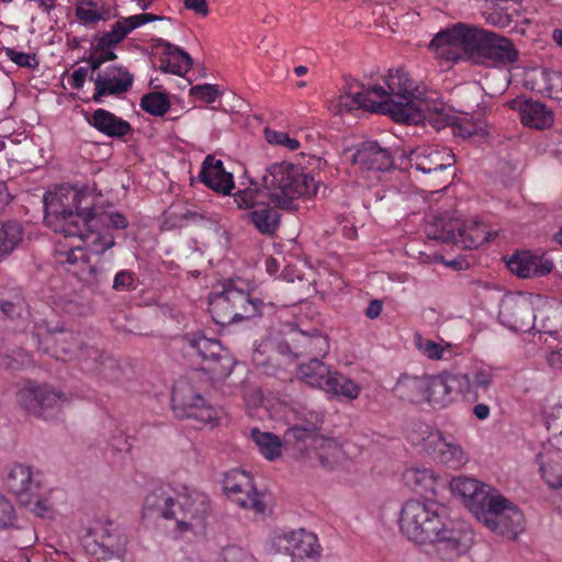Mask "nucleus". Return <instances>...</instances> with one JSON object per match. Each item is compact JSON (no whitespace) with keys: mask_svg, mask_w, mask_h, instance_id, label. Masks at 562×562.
I'll use <instances>...</instances> for the list:
<instances>
[{"mask_svg":"<svg viewBox=\"0 0 562 562\" xmlns=\"http://www.w3.org/2000/svg\"><path fill=\"white\" fill-rule=\"evenodd\" d=\"M223 488L231 502L240 508L251 510L256 516L266 515L267 495L257 490L249 472L240 469L229 470L224 475Z\"/></svg>","mask_w":562,"mask_h":562,"instance_id":"nucleus-14","label":"nucleus"},{"mask_svg":"<svg viewBox=\"0 0 562 562\" xmlns=\"http://www.w3.org/2000/svg\"><path fill=\"white\" fill-rule=\"evenodd\" d=\"M140 109L150 115L164 116L170 110V101L166 93L149 92L142 97Z\"/></svg>","mask_w":562,"mask_h":562,"instance_id":"nucleus-48","label":"nucleus"},{"mask_svg":"<svg viewBox=\"0 0 562 562\" xmlns=\"http://www.w3.org/2000/svg\"><path fill=\"white\" fill-rule=\"evenodd\" d=\"M537 462L543 481L562 499V447L543 446L542 451L537 454ZM559 510L562 513V504L559 505Z\"/></svg>","mask_w":562,"mask_h":562,"instance_id":"nucleus-27","label":"nucleus"},{"mask_svg":"<svg viewBox=\"0 0 562 562\" xmlns=\"http://www.w3.org/2000/svg\"><path fill=\"white\" fill-rule=\"evenodd\" d=\"M518 56L519 53L509 38L476 26L474 64L510 65Z\"/></svg>","mask_w":562,"mask_h":562,"instance_id":"nucleus-16","label":"nucleus"},{"mask_svg":"<svg viewBox=\"0 0 562 562\" xmlns=\"http://www.w3.org/2000/svg\"><path fill=\"white\" fill-rule=\"evenodd\" d=\"M286 345L289 352L295 358L301 356L323 358L329 351V342L327 337L317 329H314L312 333L299 329L293 330Z\"/></svg>","mask_w":562,"mask_h":562,"instance_id":"nucleus-26","label":"nucleus"},{"mask_svg":"<svg viewBox=\"0 0 562 562\" xmlns=\"http://www.w3.org/2000/svg\"><path fill=\"white\" fill-rule=\"evenodd\" d=\"M172 411L178 418L193 419L202 425L217 426L221 409L209 404L186 379L178 380L171 393Z\"/></svg>","mask_w":562,"mask_h":562,"instance_id":"nucleus-11","label":"nucleus"},{"mask_svg":"<svg viewBox=\"0 0 562 562\" xmlns=\"http://www.w3.org/2000/svg\"><path fill=\"white\" fill-rule=\"evenodd\" d=\"M91 539L94 548L90 552L106 560L121 554L127 543L126 537L112 521L98 524L89 530L87 541Z\"/></svg>","mask_w":562,"mask_h":562,"instance_id":"nucleus-22","label":"nucleus"},{"mask_svg":"<svg viewBox=\"0 0 562 562\" xmlns=\"http://www.w3.org/2000/svg\"><path fill=\"white\" fill-rule=\"evenodd\" d=\"M409 161L423 173L443 171L456 164L451 149L438 146H423L411 153Z\"/></svg>","mask_w":562,"mask_h":562,"instance_id":"nucleus-24","label":"nucleus"},{"mask_svg":"<svg viewBox=\"0 0 562 562\" xmlns=\"http://www.w3.org/2000/svg\"><path fill=\"white\" fill-rule=\"evenodd\" d=\"M164 16L157 15L154 13H139L130 15L126 18H120L114 23L119 26L121 31H123L124 35L127 37L134 30L155 21H161Z\"/></svg>","mask_w":562,"mask_h":562,"instance_id":"nucleus-49","label":"nucleus"},{"mask_svg":"<svg viewBox=\"0 0 562 562\" xmlns=\"http://www.w3.org/2000/svg\"><path fill=\"white\" fill-rule=\"evenodd\" d=\"M448 487L453 495L463 499L464 505L475 517L483 514V508L497 492L494 487L468 476L449 479Z\"/></svg>","mask_w":562,"mask_h":562,"instance_id":"nucleus-20","label":"nucleus"},{"mask_svg":"<svg viewBox=\"0 0 562 562\" xmlns=\"http://www.w3.org/2000/svg\"><path fill=\"white\" fill-rule=\"evenodd\" d=\"M355 160L368 170L385 171L393 166V157L389 149L378 142H366L357 150Z\"/></svg>","mask_w":562,"mask_h":562,"instance_id":"nucleus-34","label":"nucleus"},{"mask_svg":"<svg viewBox=\"0 0 562 562\" xmlns=\"http://www.w3.org/2000/svg\"><path fill=\"white\" fill-rule=\"evenodd\" d=\"M18 398L29 414L45 420L54 418L66 402L63 392L31 381L19 391Z\"/></svg>","mask_w":562,"mask_h":562,"instance_id":"nucleus-15","label":"nucleus"},{"mask_svg":"<svg viewBox=\"0 0 562 562\" xmlns=\"http://www.w3.org/2000/svg\"><path fill=\"white\" fill-rule=\"evenodd\" d=\"M414 446L434 456L440 463L451 469H460L469 461L468 452L448 434L432 429L427 425H420L409 435Z\"/></svg>","mask_w":562,"mask_h":562,"instance_id":"nucleus-10","label":"nucleus"},{"mask_svg":"<svg viewBox=\"0 0 562 562\" xmlns=\"http://www.w3.org/2000/svg\"><path fill=\"white\" fill-rule=\"evenodd\" d=\"M486 225L477 217L459 218L449 221L438 218L436 223L427 228L429 238L442 243H451L463 249H474L488 240Z\"/></svg>","mask_w":562,"mask_h":562,"instance_id":"nucleus-9","label":"nucleus"},{"mask_svg":"<svg viewBox=\"0 0 562 562\" xmlns=\"http://www.w3.org/2000/svg\"><path fill=\"white\" fill-rule=\"evenodd\" d=\"M270 200L277 207L289 210L293 201L301 196L316 194L317 182L313 176L292 162H274L266 169L262 177Z\"/></svg>","mask_w":562,"mask_h":562,"instance_id":"nucleus-7","label":"nucleus"},{"mask_svg":"<svg viewBox=\"0 0 562 562\" xmlns=\"http://www.w3.org/2000/svg\"><path fill=\"white\" fill-rule=\"evenodd\" d=\"M331 371L333 369L319 360V357H316L299 364L296 376L305 384L323 391Z\"/></svg>","mask_w":562,"mask_h":562,"instance_id":"nucleus-37","label":"nucleus"},{"mask_svg":"<svg viewBox=\"0 0 562 562\" xmlns=\"http://www.w3.org/2000/svg\"><path fill=\"white\" fill-rule=\"evenodd\" d=\"M507 268L519 278H535L549 274L553 269L550 260L533 255L530 251H518L506 262Z\"/></svg>","mask_w":562,"mask_h":562,"instance_id":"nucleus-29","label":"nucleus"},{"mask_svg":"<svg viewBox=\"0 0 562 562\" xmlns=\"http://www.w3.org/2000/svg\"><path fill=\"white\" fill-rule=\"evenodd\" d=\"M248 218L256 229L266 236L274 235L280 226L279 211L267 203L258 204L248 213Z\"/></svg>","mask_w":562,"mask_h":562,"instance_id":"nucleus-38","label":"nucleus"},{"mask_svg":"<svg viewBox=\"0 0 562 562\" xmlns=\"http://www.w3.org/2000/svg\"><path fill=\"white\" fill-rule=\"evenodd\" d=\"M476 519L482 521L493 532L515 539L525 530L522 512L504 497L498 491L483 508Z\"/></svg>","mask_w":562,"mask_h":562,"instance_id":"nucleus-12","label":"nucleus"},{"mask_svg":"<svg viewBox=\"0 0 562 562\" xmlns=\"http://www.w3.org/2000/svg\"><path fill=\"white\" fill-rule=\"evenodd\" d=\"M88 77H90L89 68L79 67L71 74L68 82L72 89L80 90L83 88Z\"/></svg>","mask_w":562,"mask_h":562,"instance_id":"nucleus-60","label":"nucleus"},{"mask_svg":"<svg viewBox=\"0 0 562 562\" xmlns=\"http://www.w3.org/2000/svg\"><path fill=\"white\" fill-rule=\"evenodd\" d=\"M94 0H78L76 3V16L85 25H92L105 18L95 9Z\"/></svg>","mask_w":562,"mask_h":562,"instance_id":"nucleus-50","label":"nucleus"},{"mask_svg":"<svg viewBox=\"0 0 562 562\" xmlns=\"http://www.w3.org/2000/svg\"><path fill=\"white\" fill-rule=\"evenodd\" d=\"M464 375L469 380L468 400L473 402L479 401L483 394L487 393L496 376L495 369L487 366L476 367Z\"/></svg>","mask_w":562,"mask_h":562,"instance_id":"nucleus-40","label":"nucleus"},{"mask_svg":"<svg viewBox=\"0 0 562 562\" xmlns=\"http://www.w3.org/2000/svg\"><path fill=\"white\" fill-rule=\"evenodd\" d=\"M385 85L387 89L350 86L339 95L338 105L347 111L362 109L387 114L396 122L408 124H417L431 113L435 102L426 95L425 85L414 80L404 68L390 70Z\"/></svg>","mask_w":562,"mask_h":562,"instance_id":"nucleus-2","label":"nucleus"},{"mask_svg":"<svg viewBox=\"0 0 562 562\" xmlns=\"http://www.w3.org/2000/svg\"><path fill=\"white\" fill-rule=\"evenodd\" d=\"M156 47L161 49L159 58L161 71L182 77L192 68L191 56L179 46L160 38Z\"/></svg>","mask_w":562,"mask_h":562,"instance_id":"nucleus-30","label":"nucleus"},{"mask_svg":"<svg viewBox=\"0 0 562 562\" xmlns=\"http://www.w3.org/2000/svg\"><path fill=\"white\" fill-rule=\"evenodd\" d=\"M90 216L93 217V226L86 227L87 234H95L100 236L101 240L112 239V243L114 244V238L112 235L109 234H102L99 228L100 225L112 227L114 229H124L128 225V221L126 217L119 212H108V211H99V209L94 205H92V209L90 211Z\"/></svg>","mask_w":562,"mask_h":562,"instance_id":"nucleus-39","label":"nucleus"},{"mask_svg":"<svg viewBox=\"0 0 562 562\" xmlns=\"http://www.w3.org/2000/svg\"><path fill=\"white\" fill-rule=\"evenodd\" d=\"M15 510L11 502L0 493V531L14 525Z\"/></svg>","mask_w":562,"mask_h":562,"instance_id":"nucleus-57","label":"nucleus"},{"mask_svg":"<svg viewBox=\"0 0 562 562\" xmlns=\"http://www.w3.org/2000/svg\"><path fill=\"white\" fill-rule=\"evenodd\" d=\"M22 506L30 507L31 510L38 517L47 518L52 516L53 507L48 499L42 497V490L36 492L32 502L21 504Z\"/></svg>","mask_w":562,"mask_h":562,"instance_id":"nucleus-56","label":"nucleus"},{"mask_svg":"<svg viewBox=\"0 0 562 562\" xmlns=\"http://www.w3.org/2000/svg\"><path fill=\"white\" fill-rule=\"evenodd\" d=\"M223 562H258V560L244 548L227 546L222 551Z\"/></svg>","mask_w":562,"mask_h":562,"instance_id":"nucleus-54","label":"nucleus"},{"mask_svg":"<svg viewBox=\"0 0 562 562\" xmlns=\"http://www.w3.org/2000/svg\"><path fill=\"white\" fill-rule=\"evenodd\" d=\"M432 378L431 404L442 408L452 403L458 396L468 398L469 380L464 373L442 372Z\"/></svg>","mask_w":562,"mask_h":562,"instance_id":"nucleus-23","label":"nucleus"},{"mask_svg":"<svg viewBox=\"0 0 562 562\" xmlns=\"http://www.w3.org/2000/svg\"><path fill=\"white\" fill-rule=\"evenodd\" d=\"M398 526L411 541L435 544L445 560L467 553L474 541L473 530L464 524L456 525L450 519L447 507L432 499L405 502Z\"/></svg>","mask_w":562,"mask_h":562,"instance_id":"nucleus-3","label":"nucleus"},{"mask_svg":"<svg viewBox=\"0 0 562 562\" xmlns=\"http://www.w3.org/2000/svg\"><path fill=\"white\" fill-rule=\"evenodd\" d=\"M416 348L428 359L434 361H449L459 355V348L451 342H437L431 339L423 338L420 335L415 336Z\"/></svg>","mask_w":562,"mask_h":562,"instance_id":"nucleus-43","label":"nucleus"},{"mask_svg":"<svg viewBox=\"0 0 562 562\" xmlns=\"http://www.w3.org/2000/svg\"><path fill=\"white\" fill-rule=\"evenodd\" d=\"M323 391L328 394L352 401L360 395L361 387L350 378L344 375L337 370H333L327 378V382H325Z\"/></svg>","mask_w":562,"mask_h":562,"instance_id":"nucleus-44","label":"nucleus"},{"mask_svg":"<svg viewBox=\"0 0 562 562\" xmlns=\"http://www.w3.org/2000/svg\"><path fill=\"white\" fill-rule=\"evenodd\" d=\"M382 302L379 300H372L367 310H366V316L370 319H374L380 316L382 312Z\"/></svg>","mask_w":562,"mask_h":562,"instance_id":"nucleus-63","label":"nucleus"},{"mask_svg":"<svg viewBox=\"0 0 562 562\" xmlns=\"http://www.w3.org/2000/svg\"><path fill=\"white\" fill-rule=\"evenodd\" d=\"M136 274L131 270H120L115 273L113 279V290L122 292V291H133L136 289Z\"/></svg>","mask_w":562,"mask_h":562,"instance_id":"nucleus-55","label":"nucleus"},{"mask_svg":"<svg viewBox=\"0 0 562 562\" xmlns=\"http://www.w3.org/2000/svg\"><path fill=\"white\" fill-rule=\"evenodd\" d=\"M548 362L552 368L562 371V347L550 353Z\"/></svg>","mask_w":562,"mask_h":562,"instance_id":"nucleus-64","label":"nucleus"},{"mask_svg":"<svg viewBox=\"0 0 562 562\" xmlns=\"http://www.w3.org/2000/svg\"><path fill=\"white\" fill-rule=\"evenodd\" d=\"M184 7L202 15H206L209 12L205 0H184Z\"/></svg>","mask_w":562,"mask_h":562,"instance_id":"nucleus-61","label":"nucleus"},{"mask_svg":"<svg viewBox=\"0 0 562 562\" xmlns=\"http://www.w3.org/2000/svg\"><path fill=\"white\" fill-rule=\"evenodd\" d=\"M110 445L117 451H128L131 449V443L122 434L113 436L110 440Z\"/></svg>","mask_w":562,"mask_h":562,"instance_id":"nucleus-62","label":"nucleus"},{"mask_svg":"<svg viewBox=\"0 0 562 562\" xmlns=\"http://www.w3.org/2000/svg\"><path fill=\"white\" fill-rule=\"evenodd\" d=\"M234 201L238 209L255 210L259 204L257 202V192L254 189L239 190L234 194Z\"/></svg>","mask_w":562,"mask_h":562,"instance_id":"nucleus-58","label":"nucleus"},{"mask_svg":"<svg viewBox=\"0 0 562 562\" xmlns=\"http://www.w3.org/2000/svg\"><path fill=\"white\" fill-rule=\"evenodd\" d=\"M126 38L123 31L113 23L110 30L100 36H95L92 44L91 54L100 58L105 64L117 58L115 48Z\"/></svg>","mask_w":562,"mask_h":562,"instance_id":"nucleus-36","label":"nucleus"},{"mask_svg":"<svg viewBox=\"0 0 562 562\" xmlns=\"http://www.w3.org/2000/svg\"><path fill=\"white\" fill-rule=\"evenodd\" d=\"M396 394L405 401L420 403L427 401L431 403L432 378L431 376H412L403 374L395 385Z\"/></svg>","mask_w":562,"mask_h":562,"instance_id":"nucleus-31","label":"nucleus"},{"mask_svg":"<svg viewBox=\"0 0 562 562\" xmlns=\"http://www.w3.org/2000/svg\"><path fill=\"white\" fill-rule=\"evenodd\" d=\"M40 476V473H35L32 467L14 463L8 468L4 483L20 504H27L32 502L36 492L43 490Z\"/></svg>","mask_w":562,"mask_h":562,"instance_id":"nucleus-21","label":"nucleus"},{"mask_svg":"<svg viewBox=\"0 0 562 562\" xmlns=\"http://www.w3.org/2000/svg\"><path fill=\"white\" fill-rule=\"evenodd\" d=\"M210 514L209 496L189 487H183L176 499L164 487H155L145 496L143 505L144 517L173 519L178 532L194 536L204 533Z\"/></svg>","mask_w":562,"mask_h":562,"instance_id":"nucleus-4","label":"nucleus"},{"mask_svg":"<svg viewBox=\"0 0 562 562\" xmlns=\"http://www.w3.org/2000/svg\"><path fill=\"white\" fill-rule=\"evenodd\" d=\"M89 80L94 83L92 100L95 103H101L106 97H120L126 93L133 86L134 76L126 67L113 65L95 75L91 74Z\"/></svg>","mask_w":562,"mask_h":562,"instance_id":"nucleus-19","label":"nucleus"},{"mask_svg":"<svg viewBox=\"0 0 562 562\" xmlns=\"http://www.w3.org/2000/svg\"><path fill=\"white\" fill-rule=\"evenodd\" d=\"M38 348L52 357L60 360L77 358L81 369L87 372H95L105 379L114 378L108 370L116 372L117 362L105 356L95 347L83 345L80 334L69 329L47 330L44 335L36 333Z\"/></svg>","mask_w":562,"mask_h":562,"instance_id":"nucleus-5","label":"nucleus"},{"mask_svg":"<svg viewBox=\"0 0 562 562\" xmlns=\"http://www.w3.org/2000/svg\"><path fill=\"white\" fill-rule=\"evenodd\" d=\"M0 310L3 315L16 321L19 325L26 326L30 319L29 306L20 292H15L7 299L0 301Z\"/></svg>","mask_w":562,"mask_h":562,"instance_id":"nucleus-45","label":"nucleus"},{"mask_svg":"<svg viewBox=\"0 0 562 562\" xmlns=\"http://www.w3.org/2000/svg\"><path fill=\"white\" fill-rule=\"evenodd\" d=\"M92 205L91 195L69 186H59L44 195L45 224L65 239L56 244L55 261L81 282L98 286L106 281L105 271L99 267L100 257L113 243L85 233L86 227L93 226Z\"/></svg>","mask_w":562,"mask_h":562,"instance_id":"nucleus-1","label":"nucleus"},{"mask_svg":"<svg viewBox=\"0 0 562 562\" xmlns=\"http://www.w3.org/2000/svg\"><path fill=\"white\" fill-rule=\"evenodd\" d=\"M283 441L285 445L294 446L300 451L305 450L310 442L313 443L317 450L319 461L326 467L336 462L341 454V448L336 439L318 437L301 424L289 427L284 432Z\"/></svg>","mask_w":562,"mask_h":562,"instance_id":"nucleus-18","label":"nucleus"},{"mask_svg":"<svg viewBox=\"0 0 562 562\" xmlns=\"http://www.w3.org/2000/svg\"><path fill=\"white\" fill-rule=\"evenodd\" d=\"M188 353L201 358V370L212 379H223L231 374L234 360L218 339L206 338L200 334H188Z\"/></svg>","mask_w":562,"mask_h":562,"instance_id":"nucleus-13","label":"nucleus"},{"mask_svg":"<svg viewBox=\"0 0 562 562\" xmlns=\"http://www.w3.org/2000/svg\"><path fill=\"white\" fill-rule=\"evenodd\" d=\"M87 122L98 132L112 138L124 137L133 131L132 125L127 121L102 108L94 110L87 117Z\"/></svg>","mask_w":562,"mask_h":562,"instance_id":"nucleus-32","label":"nucleus"},{"mask_svg":"<svg viewBox=\"0 0 562 562\" xmlns=\"http://www.w3.org/2000/svg\"><path fill=\"white\" fill-rule=\"evenodd\" d=\"M249 436L266 460L273 462L281 458L284 441L279 436L270 431H261L257 427L250 430Z\"/></svg>","mask_w":562,"mask_h":562,"instance_id":"nucleus-42","label":"nucleus"},{"mask_svg":"<svg viewBox=\"0 0 562 562\" xmlns=\"http://www.w3.org/2000/svg\"><path fill=\"white\" fill-rule=\"evenodd\" d=\"M265 137L270 145L279 146L289 151H295L301 147L299 139L291 137L286 132L266 128Z\"/></svg>","mask_w":562,"mask_h":562,"instance_id":"nucleus-51","label":"nucleus"},{"mask_svg":"<svg viewBox=\"0 0 562 562\" xmlns=\"http://www.w3.org/2000/svg\"><path fill=\"white\" fill-rule=\"evenodd\" d=\"M2 52L9 60L19 67L35 69L38 66L36 54L20 52L13 47H4Z\"/></svg>","mask_w":562,"mask_h":562,"instance_id":"nucleus-53","label":"nucleus"},{"mask_svg":"<svg viewBox=\"0 0 562 562\" xmlns=\"http://www.w3.org/2000/svg\"><path fill=\"white\" fill-rule=\"evenodd\" d=\"M436 130H441L450 126L454 136L461 138H469L476 132V125L468 119L456 117L446 113L443 103H434L432 111L427 119Z\"/></svg>","mask_w":562,"mask_h":562,"instance_id":"nucleus-33","label":"nucleus"},{"mask_svg":"<svg viewBox=\"0 0 562 562\" xmlns=\"http://www.w3.org/2000/svg\"><path fill=\"white\" fill-rule=\"evenodd\" d=\"M241 280L228 279L209 295V312L216 324L229 325L261 314L262 301L244 290Z\"/></svg>","mask_w":562,"mask_h":562,"instance_id":"nucleus-6","label":"nucleus"},{"mask_svg":"<svg viewBox=\"0 0 562 562\" xmlns=\"http://www.w3.org/2000/svg\"><path fill=\"white\" fill-rule=\"evenodd\" d=\"M546 427L550 432L548 446L562 447V405L555 404L544 412Z\"/></svg>","mask_w":562,"mask_h":562,"instance_id":"nucleus-47","label":"nucleus"},{"mask_svg":"<svg viewBox=\"0 0 562 562\" xmlns=\"http://www.w3.org/2000/svg\"><path fill=\"white\" fill-rule=\"evenodd\" d=\"M499 318L514 330L527 331L532 327L535 315L528 304L509 301L501 305Z\"/></svg>","mask_w":562,"mask_h":562,"instance_id":"nucleus-35","label":"nucleus"},{"mask_svg":"<svg viewBox=\"0 0 562 562\" xmlns=\"http://www.w3.org/2000/svg\"><path fill=\"white\" fill-rule=\"evenodd\" d=\"M199 180L213 191L229 195L235 187L234 177L226 171L222 160L209 155L202 162Z\"/></svg>","mask_w":562,"mask_h":562,"instance_id":"nucleus-28","label":"nucleus"},{"mask_svg":"<svg viewBox=\"0 0 562 562\" xmlns=\"http://www.w3.org/2000/svg\"><path fill=\"white\" fill-rule=\"evenodd\" d=\"M191 94L204 102L212 103L217 98V90L211 85H200L191 88Z\"/></svg>","mask_w":562,"mask_h":562,"instance_id":"nucleus-59","label":"nucleus"},{"mask_svg":"<svg viewBox=\"0 0 562 562\" xmlns=\"http://www.w3.org/2000/svg\"><path fill=\"white\" fill-rule=\"evenodd\" d=\"M295 424L303 425V427L316 435V431L323 424L324 415L322 412L302 407L300 411L295 412Z\"/></svg>","mask_w":562,"mask_h":562,"instance_id":"nucleus-52","label":"nucleus"},{"mask_svg":"<svg viewBox=\"0 0 562 562\" xmlns=\"http://www.w3.org/2000/svg\"><path fill=\"white\" fill-rule=\"evenodd\" d=\"M272 547L279 553L291 557V562H316L321 554L317 537L305 529L276 535Z\"/></svg>","mask_w":562,"mask_h":562,"instance_id":"nucleus-17","label":"nucleus"},{"mask_svg":"<svg viewBox=\"0 0 562 562\" xmlns=\"http://www.w3.org/2000/svg\"><path fill=\"white\" fill-rule=\"evenodd\" d=\"M23 227L16 221H8L0 224V261L9 256L22 241Z\"/></svg>","mask_w":562,"mask_h":562,"instance_id":"nucleus-46","label":"nucleus"},{"mask_svg":"<svg viewBox=\"0 0 562 562\" xmlns=\"http://www.w3.org/2000/svg\"><path fill=\"white\" fill-rule=\"evenodd\" d=\"M521 123L525 126L544 130L552 125L553 114L541 102L526 101L520 109Z\"/></svg>","mask_w":562,"mask_h":562,"instance_id":"nucleus-41","label":"nucleus"},{"mask_svg":"<svg viewBox=\"0 0 562 562\" xmlns=\"http://www.w3.org/2000/svg\"><path fill=\"white\" fill-rule=\"evenodd\" d=\"M403 481L416 493L440 496L448 488L449 477L439 475L431 469L417 467L407 469Z\"/></svg>","mask_w":562,"mask_h":562,"instance_id":"nucleus-25","label":"nucleus"},{"mask_svg":"<svg viewBox=\"0 0 562 562\" xmlns=\"http://www.w3.org/2000/svg\"><path fill=\"white\" fill-rule=\"evenodd\" d=\"M475 40L476 26L459 22L439 31L430 41L428 48L441 63H474Z\"/></svg>","mask_w":562,"mask_h":562,"instance_id":"nucleus-8","label":"nucleus"}]
</instances>
